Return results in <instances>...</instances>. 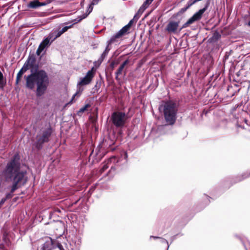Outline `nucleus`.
Returning a JSON list of instances; mask_svg holds the SVG:
<instances>
[{
	"label": "nucleus",
	"mask_w": 250,
	"mask_h": 250,
	"mask_svg": "<svg viewBox=\"0 0 250 250\" xmlns=\"http://www.w3.org/2000/svg\"><path fill=\"white\" fill-rule=\"evenodd\" d=\"M20 157L18 153L14 155L11 160L7 164V165L2 172V175L6 182H11L12 185L11 187L10 193H7V199L12 197V193L24 185L27 181L26 171L21 170Z\"/></svg>",
	"instance_id": "f257e3e1"
},
{
	"label": "nucleus",
	"mask_w": 250,
	"mask_h": 250,
	"mask_svg": "<svg viewBox=\"0 0 250 250\" xmlns=\"http://www.w3.org/2000/svg\"><path fill=\"white\" fill-rule=\"evenodd\" d=\"M24 77L27 88L33 89L36 86V94L37 97L45 93L49 84V77L45 71L39 70Z\"/></svg>",
	"instance_id": "f03ea898"
},
{
	"label": "nucleus",
	"mask_w": 250,
	"mask_h": 250,
	"mask_svg": "<svg viewBox=\"0 0 250 250\" xmlns=\"http://www.w3.org/2000/svg\"><path fill=\"white\" fill-rule=\"evenodd\" d=\"M162 107L166 123L168 125H173L177 118L178 110L177 104L172 101H168L165 103Z\"/></svg>",
	"instance_id": "7ed1b4c3"
},
{
	"label": "nucleus",
	"mask_w": 250,
	"mask_h": 250,
	"mask_svg": "<svg viewBox=\"0 0 250 250\" xmlns=\"http://www.w3.org/2000/svg\"><path fill=\"white\" fill-rule=\"evenodd\" d=\"M51 128H47L43 130L40 134L37 136V147L40 149L42 147V145L49 141V138L51 134Z\"/></svg>",
	"instance_id": "20e7f679"
},
{
	"label": "nucleus",
	"mask_w": 250,
	"mask_h": 250,
	"mask_svg": "<svg viewBox=\"0 0 250 250\" xmlns=\"http://www.w3.org/2000/svg\"><path fill=\"white\" fill-rule=\"evenodd\" d=\"M125 113L122 112H115L111 116L112 122L116 127L123 126L125 124Z\"/></svg>",
	"instance_id": "39448f33"
},
{
	"label": "nucleus",
	"mask_w": 250,
	"mask_h": 250,
	"mask_svg": "<svg viewBox=\"0 0 250 250\" xmlns=\"http://www.w3.org/2000/svg\"><path fill=\"white\" fill-rule=\"evenodd\" d=\"M94 76V71L93 68H92L87 72L85 77L80 78V81L78 83L77 86H79L88 84L91 82Z\"/></svg>",
	"instance_id": "423d86ee"
},
{
	"label": "nucleus",
	"mask_w": 250,
	"mask_h": 250,
	"mask_svg": "<svg viewBox=\"0 0 250 250\" xmlns=\"http://www.w3.org/2000/svg\"><path fill=\"white\" fill-rule=\"evenodd\" d=\"M134 21V20L133 19L130 20L127 25H126L124 27H123L116 34H115L114 35L112 36V40L110 41V42H112V41H113L114 40V38H119H119H121L122 36H123L124 35H125L127 32V31L129 30V29L130 28Z\"/></svg>",
	"instance_id": "0eeeda50"
},
{
	"label": "nucleus",
	"mask_w": 250,
	"mask_h": 250,
	"mask_svg": "<svg viewBox=\"0 0 250 250\" xmlns=\"http://www.w3.org/2000/svg\"><path fill=\"white\" fill-rule=\"evenodd\" d=\"M209 5V3L208 2L205 5V7L199 10L198 12L195 13L190 18V20L193 23L196 21L200 20L204 13L206 11Z\"/></svg>",
	"instance_id": "6e6552de"
},
{
	"label": "nucleus",
	"mask_w": 250,
	"mask_h": 250,
	"mask_svg": "<svg viewBox=\"0 0 250 250\" xmlns=\"http://www.w3.org/2000/svg\"><path fill=\"white\" fill-rule=\"evenodd\" d=\"M51 42L46 38L42 42L37 50L36 54L38 56L40 55L42 52L46 47L51 44Z\"/></svg>",
	"instance_id": "1a4fd4ad"
},
{
	"label": "nucleus",
	"mask_w": 250,
	"mask_h": 250,
	"mask_svg": "<svg viewBox=\"0 0 250 250\" xmlns=\"http://www.w3.org/2000/svg\"><path fill=\"white\" fill-rule=\"evenodd\" d=\"M117 39V38H114V41H112V42H110V41L112 40V37H111V39L108 41H107V45L104 51L102 54L101 57L99 60V61H100L101 62L103 61V60L104 59V58L106 57V56L108 54V53L111 49L110 47H109V45L110 44H111L112 43H114V42H115L116 41Z\"/></svg>",
	"instance_id": "9d476101"
},
{
	"label": "nucleus",
	"mask_w": 250,
	"mask_h": 250,
	"mask_svg": "<svg viewBox=\"0 0 250 250\" xmlns=\"http://www.w3.org/2000/svg\"><path fill=\"white\" fill-rule=\"evenodd\" d=\"M179 26V22L171 21L167 25L166 30L169 33H175Z\"/></svg>",
	"instance_id": "9b49d317"
},
{
	"label": "nucleus",
	"mask_w": 250,
	"mask_h": 250,
	"mask_svg": "<svg viewBox=\"0 0 250 250\" xmlns=\"http://www.w3.org/2000/svg\"><path fill=\"white\" fill-rule=\"evenodd\" d=\"M46 5L45 2H40L38 0H32L27 4V7L29 8L36 9L39 7Z\"/></svg>",
	"instance_id": "f8f14e48"
},
{
	"label": "nucleus",
	"mask_w": 250,
	"mask_h": 250,
	"mask_svg": "<svg viewBox=\"0 0 250 250\" xmlns=\"http://www.w3.org/2000/svg\"><path fill=\"white\" fill-rule=\"evenodd\" d=\"M32 68L34 66L36 62V57L34 54L29 55L26 61L25 62Z\"/></svg>",
	"instance_id": "ddd939ff"
},
{
	"label": "nucleus",
	"mask_w": 250,
	"mask_h": 250,
	"mask_svg": "<svg viewBox=\"0 0 250 250\" xmlns=\"http://www.w3.org/2000/svg\"><path fill=\"white\" fill-rule=\"evenodd\" d=\"M6 79L4 78L2 73L0 71V89H3L6 85Z\"/></svg>",
	"instance_id": "4468645a"
},
{
	"label": "nucleus",
	"mask_w": 250,
	"mask_h": 250,
	"mask_svg": "<svg viewBox=\"0 0 250 250\" xmlns=\"http://www.w3.org/2000/svg\"><path fill=\"white\" fill-rule=\"evenodd\" d=\"M128 63L127 60H125L119 67L118 69L116 72L117 73V75H121L125 66Z\"/></svg>",
	"instance_id": "2eb2a0df"
},
{
	"label": "nucleus",
	"mask_w": 250,
	"mask_h": 250,
	"mask_svg": "<svg viewBox=\"0 0 250 250\" xmlns=\"http://www.w3.org/2000/svg\"><path fill=\"white\" fill-rule=\"evenodd\" d=\"M55 36V32H54L53 30L49 34L46 38L48 39L51 43H52L55 39H56Z\"/></svg>",
	"instance_id": "dca6fc26"
},
{
	"label": "nucleus",
	"mask_w": 250,
	"mask_h": 250,
	"mask_svg": "<svg viewBox=\"0 0 250 250\" xmlns=\"http://www.w3.org/2000/svg\"><path fill=\"white\" fill-rule=\"evenodd\" d=\"M119 160L116 156H112L107 160V163L109 164L113 163L115 164L118 163Z\"/></svg>",
	"instance_id": "f3484780"
},
{
	"label": "nucleus",
	"mask_w": 250,
	"mask_h": 250,
	"mask_svg": "<svg viewBox=\"0 0 250 250\" xmlns=\"http://www.w3.org/2000/svg\"><path fill=\"white\" fill-rule=\"evenodd\" d=\"M25 72L23 70H22L21 69L19 71V72L17 74V77H16V83L17 84H18L19 83L22 75Z\"/></svg>",
	"instance_id": "a211bd4d"
},
{
	"label": "nucleus",
	"mask_w": 250,
	"mask_h": 250,
	"mask_svg": "<svg viewBox=\"0 0 250 250\" xmlns=\"http://www.w3.org/2000/svg\"><path fill=\"white\" fill-rule=\"evenodd\" d=\"M109 163H107V160L105 161L103 167L100 169L101 172L102 173L104 172L109 167Z\"/></svg>",
	"instance_id": "6ab92c4d"
},
{
	"label": "nucleus",
	"mask_w": 250,
	"mask_h": 250,
	"mask_svg": "<svg viewBox=\"0 0 250 250\" xmlns=\"http://www.w3.org/2000/svg\"><path fill=\"white\" fill-rule=\"evenodd\" d=\"M31 68L32 67L25 62L21 69L24 72H26L28 69H29Z\"/></svg>",
	"instance_id": "aec40b11"
},
{
	"label": "nucleus",
	"mask_w": 250,
	"mask_h": 250,
	"mask_svg": "<svg viewBox=\"0 0 250 250\" xmlns=\"http://www.w3.org/2000/svg\"><path fill=\"white\" fill-rule=\"evenodd\" d=\"M153 238L154 239H160L161 240V242L162 243H166L167 245V247L168 248L169 247V246H168V242L167 240L164 239V238H161V237H157V236H150V238Z\"/></svg>",
	"instance_id": "412c9836"
},
{
	"label": "nucleus",
	"mask_w": 250,
	"mask_h": 250,
	"mask_svg": "<svg viewBox=\"0 0 250 250\" xmlns=\"http://www.w3.org/2000/svg\"><path fill=\"white\" fill-rule=\"evenodd\" d=\"M192 23H193L191 21L190 19H189L188 20V21L183 25L182 27L180 28V30H181V29H182L183 28H185L187 27L189 25H190Z\"/></svg>",
	"instance_id": "4be33fe9"
},
{
	"label": "nucleus",
	"mask_w": 250,
	"mask_h": 250,
	"mask_svg": "<svg viewBox=\"0 0 250 250\" xmlns=\"http://www.w3.org/2000/svg\"><path fill=\"white\" fill-rule=\"evenodd\" d=\"M90 107V104H85L83 107H82L80 110L79 112V113H83L84 111H85L88 107Z\"/></svg>",
	"instance_id": "5701e85b"
},
{
	"label": "nucleus",
	"mask_w": 250,
	"mask_h": 250,
	"mask_svg": "<svg viewBox=\"0 0 250 250\" xmlns=\"http://www.w3.org/2000/svg\"><path fill=\"white\" fill-rule=\"evenodd\" d=\"M54 32H55V37L57 39V38L60 37L62 34L61 32V31H56L53 30Z\"/></svg>",
	"instance_id": "b1692460"
},
{
	"label": "nucleus",
	"mask_w": 250,
	"mask_h": 250,
	"mask_svg": "<svg viewBox=\"0 0 250 250\" xmlns=\"http://www.w3.org/2000/svg\"><path fill=\"white\" fill-rule=\"evenodd\" d=\"M146 2V0L144 2L143 4L141 7L143 8V9H144V10H145L146 8V7H147V6L151 3Z\"/></svg>",
	"instance_id": "393cba45"
},
{
	"label": "nucleus",
	"mask_w": 250,
	"mask_h": 250,
	"mask_svg": "<svg viewBox=\"0 0 250 250\" xmlns=\"http://www.w3.org/2000/svg\"><path fill=\"white\" fill-rule=\"evenodd\" d=\"M71 27V26H65L64 27H63L62 30H61V32H62V34H63V33L65 32L66 31H67V30L70 28Z\"/></svg>",
	"instance_id": "a878e982"
},
{
	"label": "nucleus",
	"mask_w": 250,
	"mask_h": 250,
	"mask_svg": "<svg viewBox=\"0 0 250 250\" xmlns=\"http://www.w3.org/2000/svg\"><path fill=\"white\" fill-rule=\"evenodd\" d=\"M6 198H2L1 201H0V207L1 208V206L3 205V204L4 203V202L6 201Z\"/></svg>",
	"instance_id": "bb28decb"
},
{
	"label": "nucleus",
	"mask_w": 250,
	"mask_h": 250,
	"mask_svg": "<svg viewBox=\"0 0 250 250\" xmlns=\"http://www.w3.org/2000/svg\"><path fill=\"white\" fill-rule=\"evenodd\" d=\"M140 16L139 15L136 14L134 15L133 20H134L135 21H137L138 20V19L140 18Z\"/></svg>",
	"instance_id": "cd10ccee"
},
{
	"label": "nucleus",
	"mask_w": 250,
	"mask_h": 250,
	"mask_svg": "<svg viewBox=\"0 0 250 250\" xmlns=\"http://www.w3.org/2000/svg\"><path fill=\"white\" fill-rule=\"evenodd\" d=\"M124 158L125 159H127V157H128V155H127V154L126 152H124Z\"/></svg>",
	"instance_id": "c85d7f7f"
},
{
	"label": "nucleus",
	"mask_w": 250,
	"mask_h": 250,
	"mask_svg": "<svg viewBox=\"0 0 250 250\" xmlns=\"http://www.w3.org/2000/svg\"><path fill=\"white\" fill-rule=\"evenodd\" d=\"M78 94V92H76V93H75V94L73 96V97H72V99H71V101H72L74 100V99L75 97V96H76Z\"/></svg>",
	"instance_id": "c756f323"
},
{
	"label": "nucleus",
	"mask_w": 250,
	"mask_h": 250,
	"mask_svg": "<svg viewBox=\"0 0 250 250\" xmlns=\"http://www.w3.org/2000/svg\"><path fill=\"white\" fill-rule=\"evenodd\" d=\"M115 75H116V78H116V79L117 80H119V76L120 75H117V72H116V73H115Z\"/></svg>",
	"instance_id": "7c9ffc66"
},
{
	"label": "nucleus",
	"mask_w": 250,
	"mask_h": 250,
	"mask_svg": "<svg viewBox=\"0 0 250 250\" xmlns=\"http://www.w3.org/2000/svg\"><path fill=\"white\" fill-rule=\"evenodd\" d=\"M143 12H141V11H140V9L138 11L137 13L136 14L139 15L140 16L141 15Z\"/></svg>",
	"instance_id": "2f4dec72"
},
{
	"label": "nucleus",
	"mask_w": 250,
	"mask_h": 250,
	"mask_svg": "<svg viewBox=\"0 0 250 250\" xmlns=\"http://www.w3.org/2000/svg\"><path fill=\"white\" fill-rule=\"evenodd\" d=\"M153 0H146V2L151 3L153 1Z\"/></svg>",
	"instance_id": "473e14b6"
},
{
	"label": "nucleus",
	"mask_w": 250,
	"mask_h": 250,
	"mask_svg": "<svg viewBox=\"0 0 250 250\" xmlns=\"http://www.w3.org/2000/svg\"><path fill=\"white\" fill-rule=\"evenodd\" d=\"M139 9H140V11H141V12H144V11L145 10H144V9H143V8H142V7H140V8H139Z\"/></svg>",
	"instance_id": "72a5a7b5"
},
{
	"label": "nucleus",
	"mask_w": 250,
	"mask_h": 250,
	"mask_svg": "<svg viewBox=\"0 0 250 250\" xmlns=\"http://www.w3.org/2000/svg\"><path fill=\"white\" fill-rule=\"evenodd\" d=\"M216 35L217 36H220L218 33H215V34H214V36H215Z\"/></svg>",
	"instance_id": "f704fd0d"
},
{
	"label": "nucleus",
	"mask_w": 250,
	"mask_h": 250,
	"mask_svg": "<svg viewBox=\"0 0 250 250\" xmlns=\"http://www.w3.org/2000/svg\"><path fill=\"white\" fill-rule=\"evenodd\" d=\"M111 66L113 67H114V63L113 62H112L111 64Z\"/></svg>",
	"instance_id": "c9c22d12"
},
{
	"label": "nucleus",
	"mask_w": 250,
	"mask_h": 250,
	"mask_svg": "<svg viewBox=\"0 0 250 250\" xmlns=\"http://www.w3.org/2000/svg\"><path fill=\"white\" fill-rule=\"evenodd\" d=\"M248 24L249 26H250V21L248 22Z\"/></svg>",
	"instance_id": "e433bc0d"
},
{
	"label": "nucleus",
	"mask_w": 250,
	"mask_h": 250,
	"mask_svg": "<svg viewBox=\"0 0 250 250\" xmlns=\"http://www.w3.org/2000/svg\"><path fill=\"white\" fill-rule=\"evenodd\" d=\"M0 208H1L0 207Z\"/></svg>",
	"instance_id": "4c0bfd02"
}]
</instances>
